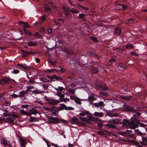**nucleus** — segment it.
Wrapping results in <instances>:
<instances>
[{"instance_id": "nucleus-1", "label": "nucleus", "mask_w": 147, "mask_h": 147, "mask_svg": "<svg viewBox=\"0 0 147 147\" xmlns=\"http://www.w3.org/2000/svg\"><path fill=\"white\" fill-rule=\"evenodd\" d=\"M132 120L129 123L128 125L129 128L131 129H134L138 127V124H140L141 127H144L146 126L145 124L140 123V121L137 119L134 118L133 117L131 118Z\"/></svg>"}, {"instance_id": "nucleus-2", "label": "nucleus", "mask_w": 147, "mask_h": 147, "mask_svg": "<svg viewBox=\"0 0 147 147\" xmlns=\"http://www.w3.org/2000/svg\"><path fill=\"white\" fill-rule=\"evenodd\" d=\"M65 15L67 16H68L70 14V11L69 9L65 6H63L61 7Z\"/></svg>"}, {"instance_id": "nucleus-3", "label": "nucleus", "mask_w": 147, "mask_h": 147, "mask_svg": "<svg viewBox=\"0 0 147 147\" xmlns=\"http://www.w3.org/2000/svg\"><path fill=\"white\" fill-rule=\"evenodd\" d=\"M72 123L76 125L81 124L82 122L79 121L76 117H74L72 119Z\"/></svg>"}, {"instance_id": "nucleus-4", "label": "nucleus", "mask_w": 147, "mask_h": 147, "mask_svg": "<svg viewBox=\"0 0 147 147\" xmlns=\"http://www.w3.org/2000/svg\"><path fill=\"white\" fill-rule=\"evenodd\" d=\"M127 67V66L124 64L119 63L118 65L119 69L121 71H125Z\"/></svg>"}, {"instance_id": "nucleus-5", "label": "nucleus", "mask_w": 147, "mask_h": 147, "mask_svg": "<svg viewBox=\"0 0 147 147\" xmlns=\"http://www.w3.org/2000/svg\"><path fill=\"white\" fill-rule=\"evenodd\" d=\"M9 80L7 78H3L0 80V84H4L8 83Z\"/></svg>"}, {"instance_id": "nucleus-6", "label": "nucleus", "mask_w": 147, "mask_h": 147, "mask_svg": "<svg viewBox=\"0 0 147 147\" xmlns=\"http://www.w3.org/2000/svg\"><path fill=\"white\" fill-rule=\"evenodd\" d=\"M48 77L53 81H55V80H60L61 79V78L60 77L56 75H54L51 77L48 76Z\"/></svg>"}, {"instance_id": "nucleus-7", "label": "nucleus", "mask_w": 147, "mask_h": 147, "mask_svg": "<svg viewBox=\"0 0 147 147\" xmlns=\"http://www.w3.org/2000/svg\"><path fill=\"white\" fill-rule=\"evenodd\" d=\"M94 106L96 107H102L105 106V105L102 101H100L98 102H96L94 104Z\"/></svg>"}, {"instance_id": "nucleus-8", "label": "nucleus", "mask_w": 147, "mask_h": 147, "mask_svg": "<svg viewBox=\"0 0 147 147\" xmlns=\"http://www.w3.org/2000/svg\"><path fill=\"white\" fill-rule=\"evenodd\" d=\"M19 140L20 142V144L22 147H26L25 143V141L22 138L20 137L19 138Z\"/></svg>"}, {"instance_id": "nucleus-9", "label": "nucleus", "mask_w": 147, "mask_h": 147, "mask_svg": "<svg viewBox=\"0 0 147 147\" xmlns=\"http://www.w3.org/2000/svg\"><path fill=\"white\" fill-rule=\"evenodd\" d=\"M93 115L95 117H101L103 116L104 113L102 112H95L93 114Z\"/></svg>"}, {"instance_id": "nucleus-10", "label": "nucleus", "mask_w": 147, "mask_h": 147, "mask_svg": "<svg viewBox=\"0 0 147 147\" xmlns=\"http://www.w3.org/2000/svg\"><path fill=\"white\" fill-rule=\"evenodd\" d=\"M29 120L30 122H34L38 121L39 119L37 117L31 116L30 117Z\"/></svg>"}, {"instance_id": "nucleus-11", "label": "nucleus", "mask_w": 147, "mask_h": 147, "mask_svg": "<svg viewBox=\"0 0 147 147\" xmlns=\"http://www.w3.org/2000/svg\"><path fill=\"white\" fill-rule=\"evenodd\" d=\"M96 100V98L93 96H89L88 99H83L82 100L83 101H94Z\"/></svg>"}, {"instance_id": "nucleus-12", "label": "nucleus", "mask_w": 147, "mask_h": 147, "mask_svg": "<svg viewBox=\"0 0 147 147\" xmlns=\"http://www.w3.org/2000/svg\"><path fill=\"white\" fill-rule=\"evenodd\" d=\"M119 121V120L118 119H112L109 121V122L110 123H113L115 124H117L118 123Z\"/></svg>"}, {"instance_id": "nucleus-13", "label": "nucleus", "mask_w": 147, "mask_h": 147, "mask_svg": "<svg viewBox=\"0 0 147 147\" xmlns=\"http://www.w3.org/2000/svg\"><path fill=\"white\" fill-rule=\"evenodd\" d=\"M30 114H40V112L37 111L36 110L34 109H32L29 110Z\"/></svg>"}, {"instance_id": "nucleus-14", "label": "nucleus", "mask_w": 147, "mask_h": 147, "mask_svg": "<svg viewBox=\"0 0 147 147\" xmlns=\"http://www.w3.org/2000/svg\"><path fill=\"white\" fill-rule=\"evenodd\" d=\"M20 112L22 115H24L27 116H30V114L24 109H22L20 111Z\"/></svg>"}, {"instance_id": "nucleus-15", "label": "nucleus", "mask_w": 147, "mask_h": 147, "mask_svg": "<svg viewBox=\"0 0 147 147\" xmlns=\"http://www.w3.org/2000/svg\"><path fill=\"white\" fill-rule=\"evenodd\" d=\"M121 30L120 28L115 29L114 31L115 34L117 36H119L121 33Z\"/></svg>"}, {"instance_id": "nucleus-16", "label": "nucleus", "mask_w": 147, "mask_h": 147, "mask_svg": "<svg viewBox=\"0 0 147 147\" xmlns=\"http://www.w3.org/2000/svg\"><path fill=\"white\" fill-rule=\"evenodd\" d=\"M59 102V101L57 100H53L50 101L49 103L51 105H55L57 104Z\"/></svg>"}, {"instance_id": "nucleus-17", "label": "nucleus", "mask_w": 147, "mask_h": 147, "mask_svg": "<svg viewBox=\"0 0 147 147\" xmlns=\"http://www.w3.org/2000/svg\"><path fill=\"white\" fill-rule=\"evenodd\" d=\"M82 99H80L79 98L77 97H76L74 101L77 104L81 105L82 104V102H81V101H82Z\"/></svg>"}, {"instance_id": "nucleus-18", "label": "nucleus", "mask_w": 147, "mask_h": 147, "mask_svg": "<svg viewBox=\"0 0 147 147\" xmlns=\"http://www.w3.org/2000/svg\"><path fill=\"white\" fill-rule=\"evenodd\" d=\"M17 65L19 66H20L23 68L25 69L28 70L30 69L29 67L26 66V65L25 64H24L21 63H18Z\"/></svg>"}, {"instance_id": "nucleus-19", "label": "nucleus", "mask_w": 147, "mask_h": 147, "mask_svg": "<svg viewBox=\"0 0 147 147\" xmlns=\"http://www.w3.org/2000/svg\"><path fill=\"white\" fill-rule=\"evenodd\" d=\"M27 43L29 47L34 46L37 45V42L34 41L30 42H28Z\"/></svg>"}, {"instance_id": "nucleus-20", "label": "nucleus", "mask_w": 147, "mask_h": 147, "mask_svg": "<svg viewBox=\"0 0 147 147\" xmlns=\"http://www.w3.org/2000/svg\"><path fill=\"white\" fill-rule=\"evenodd\" d=\"M3 144L5 146H8L9 147H11L10 142L8 141L3 140Z\"/></svg>"}, {"instance_id": "nucleus-21", "label": "nucleus", "mask_w": 147, "mask_h": 147, "mask_svg": "<svg viewBox=\"0 0 147 147\" xmlns=\"http://www.w3.org/2000/svg\"><path fill=\"white\" fill-rule=\"evenodd\" d=\"M45 10V11L49 13L51 11V9L49 6L46 4L44 5Z\"/></svg>"}, {"instance_id": "nucleus-22", "label": "nucleus", "mask_w": 147, "mask_h": 147, "mask_svg": "<svg viewBox=\"0 0 147 147\" xmlns=\"http://www.w3.org/2000/svg\"><path fill=\"white\" fill-rule=\"evenodd\" d=\"M98 71V69L96 67H92L91 69V72L92 73H97Z\"/></svg>"}, {"instance_id": "nucleus-23", "label": "nucleus", "mask_w": 147, "mask_h": 147, "mask_svg": "<svg viewBox=\"0 0 147 147\" xmlns=\"http://www.w3.org/2000/svg\"><path fill=\"white\" fill-rule=\"evenodd\" d=\"M64 50L63 51L65 52V53H67L69 54H71L72 53L73 51L72 50H69L67 49L66 48L64 47Z\"/></svg>"}, {"instance_id": "nucleus-24", "label": "nucleus", "mask_w": 147, "mask_h": 147, "mask_svg": "<svg viewBox=\"0 0 147 147\" xmlns=\"http://www.w3.org/2000/svg\"><path fill=\"white\" fill-rule=\"evenodd\" d=\"M56 68L58 69V71H60L63 73H64L65 71V70L64 69L60 66H57Z\"/></svg>"}, {"instance_id": "nucleus-25", "label": "nucleus", "mask_w": 147, "mask_h": 147, "mask_svg": "<svg viewBox=\"0 0 147 147\" xmlns=\"http://www.w3.org/2000/svg\"><path fill=\"white\" fill-rule=\"evenodd\" d=\"M87 54L90 56H92L93 57L96 58L98 59H99V57L98 56L95 54H93L90 52H88L87 53Z\"/></svg>"}, {"instance_id": "nucleus-26", "label": "nucleus", "mask_w": 147, "mask_h": 147, "mask_svg": "<svg viewBox=\"0 0 147 147\" xmlns=\"http://www.w3.org/2000/svg\"><path fill=\"white\" fill-rule=\"evenodd\" d=\"M105 125L106 127H110L112 129H114L116 127L115 125L111 123L106 124Z\"/></svg>"}, {"instance_id": "nucleus-27", "label": "nucleus", "mask_w": 147, "mask_h": 147, "mask_svg": "<svg viewBox=\"0 0 147 147\" xmlns=\"http://www.w3.org/2000/svg\"><path fill=\"white\" fill-rule=\"evenodd\" d=\"M68 91L69 92L72 94L74 95L75 93V90L71 88H68Z\"/></svg>"}, {"instance_id": "nucleus-28", "label": "nucleus", "mask_w": 147, "mask_h": 147, "mask_svg": "<svg viewBox=\"0 0 147 147\" xmlns=\"http://www.w3.org/2000/svg\"><path fill=\"white\" fill-rule=\"evenodd\" d=\"M70 11L72 13L75 14H77L79 12V11L78 9L74 8H71Z\"/></svg>"}, {"instance_id": "nucleus-29", "label": "nucleus", "mask_w": 147, "mask_h": 147, "mask_svg": "<svg viewBox=\"0 0 147 147\" xmlns=\"http://www.w3.org/2000/svg\"><path fill=\"white\" fill-rule=\"evenodd\" d=\"M115 59L114 58H111L108 61L107 65H111L112 64L113 62L115 61Z\"/></svg>"}, {"instance_id": "nucleus-30", "label": "nucleus", "mask_w": 147, "mask_h": 147, "mask_svg": "<svg viewBox=\"0 0 147 147\" xmlns=\"http://www.w3.org/2000/svg\"><path fill=\"white\" fill-rule=\"evenodd\" d=\"M25 94V90H22L20 92V95L19 97L20 98H23L24 97V95Z\"/></svg>"}, {"instance_id": "nucleus-31", "label": "nucleus", "mask_w": 147, "mask_h": 147, "mask_svg": "<svg viewBox=\"0 0 147 147\" xmlns=\"http://www.w3.org/2000/svg\"><path fill=\"white\" fill-rule=\"evenodd\" d=\"M134 48V46L131 44H128L125 46V48L128 49H132Z\"/></svg>"}, {"instance_id": "nucleus-32", "label": "nucleus", "mask_w": 147, "mask_h": 147, "mask_svg": "<svg viewBox=\"0 0 147 147\" xmlns=\"http://www.w3.org/2000/svg\"><path fill=\"white\" fill-rule=\"evenodd\" d=\"M46 17V16L45 15H43V16H41L39 20H40L41 21L39 22V23H40L43 22L45 18Z\"/></svg>"}, {"instance_id": "nucleus-33", "label": "nucleus", "mask_w": 147, "mask_h": 147, "mask_svg": "<svg viewBox=\"0 0 147 147\" xmlns=\"http://www.w3.org/2000/svg\"><path fill=\"white\" fill-rule=\"evenodd\" d=\"M57 91H62L63 90L64 88L62 87H59L58 88H54Z\"/></svg>"}, {"instance_id": "nucleus-34", "label": "nucleus", "mask_w": 147, "mask_h": 147, "mask_svg": "<svg viewBox=\"0 0 147 147\" xmlns=\"http://www.w3.org/2000/svg\"><path fill=\"white\" fill-rule=\"evenodd\" d=\"M24 31L25 33L26 34H27L28 35V36H31L32 34V33L31 32H30L28 30H27L25 29H24Z\"/></svg>"}, {"instance_id": "nucleus-35", "label": "nucleus", "mask_w": 147, "mask_h": 147, "mask_svg": "<svg viewBox=\"0 0 147 147\" xmlns=\"http://www.w3.org/2000/svg\"><path fill=\"white\" fill-rule=\"evenodd\" d=\"M115 8L116 9H120L121 8V4H117L116 5Z\"/></svg>"}, {"instance_id": "nucleus-36", "label": "nucleus", "mask_w": 147, "mask_h": 147, "mask_svg": "<svg viewBox=\"0 0 147 147\" xmlns=\"http://www.w3.org/2000/svg\"><path fill=\"white\" fill-rule=\"evenodd\" d=\"M32 92L35 93V94H42L43 92L42 91H39L38 90H34L32 91Z\"/></svg>"}, {"instance_id": "nucleus-37", "label": "nucleus", "mask_w": 147, "mask_h": 147, "mask_svg": "<svg viewBox=\"0 0 147 147\" xmlns=\"http://www.w3.org/2000/svg\"><path fill=\"white\" fill-rule=\"evenodd\" d=\"M128 5L126 4H121V8L123 10H125L128 8Z\"/></svg>"}, {"instance_id": "nucleus-38", "label": "nucleus", "mask_w": 147, "mask_h": 147, "mask_svg": "<svg viewBox=\"0 0 147 147\" xmlns=\"http://www.w3.org/2000/svg\"><path fill=\"white\" fill-rule=\"evenodd\" d=\"M3 100L5 103L8 105H10L11 103L10 101L6 100L5 98H3Z\"/></svg>"}, {"instance_id": "nucleus-39", "label": "nucleus", "mask_w": 147, "mask_h": 147, "mask_svg": "<svg viewBox=\"0 0 147 147\" xmlns=\"http://www.w3.org/2000/svg\"><path fill=\"white\" fill-rule=\"evenodd\" d=\"M70 101V99L68 98H66L62 99L61 101L65 103H66L67 102H69Z\"/></svg>"}, {"instance_id": "nucleus-40", "label": "nucleus", "mask_w": 147, "mask_h": 147, "mask_svg": "<svg viewBox=\"0 0 147 147\" xmlns=\"http://www.w3.org/2000/svg\"><path fill=\"white\" fill-rule=\"evenodd\" d=\"M60 106L63 109L67 110V107L64 104H60Z\"/></svg>"}, {"instance_id": "nucleus-41", "label": "nucleus", "mask_w": 147, "mask_h": 147, "mask_svg": "<svg viewBox=\"0 0 147 147\" xmlns=\"http://www.w3.org/2000/svg\"><path fill=\"white\" fill-rule=\"evenodd\" d=\"M39 78L40 80L44 82H48L49 81V80L48 79L46 78L40 77Z\"/></svg>"}, {"instance_id": "nucleus-42", "label": "nucleus", "mask_w": 147, "mask_h": 147, "mask_svg": "<svg viewBox=\"0 0 147 147\" xmlns=\"http://www.w3.org/2000/svg\"><path fill=\"white\" fill-rule=\"evenodd\" d=\"M133 19H130L127 20L126 22V24H130L133 23Z\"/></svg>"}, {"instance_id": "nucleus-43", "label": "nucleus", "mask_w": 147, "mask_h": 147, "mask_svg": "<svg viewBox=\"0 0 147 147\" xmlns=\"http://www.w3.org/2000/svg\"><path fill=\"white\" fill-rule=\"evenodd\" d=\"M30 26V25L27 22H25L24 25V29H25V28H29Z\"/></svg>"}, {"instance_id": "nucleus-44", "label": "nucleus", "mask_w": 147, "mask_h": 147, "mask_svg": "<svg viewBox=\"0 0 147 147\" xmlns=\"http://www.w3.org/2000/svg\"><path fill=\"white\" fill-rule=\"evenodd\" d=\"M91 120H92V121H94L95 122L98 121L100 120L98 119L95 118L93 117H91Z\"/></svg>"}, {"instance_id": "nucleus-45", "label": "nucleus", "mask_w": 147, "mask_h": 147, "mask_svg": "<svg viewBox=\"0 0 147 147\" xmlns=\"http://www.w3.org/2000/svg\"><path fill=\"white\" fill-rule=\"evenodd\" d=\"M7 120V121H7L8 122H13V120L12 119L11 117H7L6 119Z\"/></svg>"}, {"instance_id": "nucleus-46", "label": "nucleus", "mask_w": 147, "mask_h": 147, "mask_svg": "<svg viewBox=\"0 0 147 147\" xmlns=\"http://www.w3.org/2000/svg\"><path fill=\"white\" fill-rule=\"evenodd\" d=\"M119 134L122 136H125L126 134V133L125 131V132H118Z\"/></svg>"}, {"instance_id": "nucleus-47", "label": "nucleus", "mask_w": 147, "mask_h": 147, "mask_svg": "<svg viewBox=\"0 0 147 147\" xmlns=\"http://www.w3.org/2000/svg\"><path fill=\"white\" fill-rule=\"evenodd\" d=\"M91 120L92 121V120H91V117L90 118H89L88 119L87 118L86 119V120H85V121L87 122L88 123H91Z\"/></svg>"}, {"instance_id": "nucleus-48", "label": "nucleus", "mask_w": 147, "mask_h": 147, "mask_svg": "<svg viewBox=\"0 0 147 147\" xmlns=\"http://www.w3.org/2000/svg\"><path fill=\"white\" fill-rule=\"evenodd\" d=\"M56 10L57 11V13H58V14L59 16L61 17L62 16V12L58 10V9H56Z\"/></svg>"}, {"instance_id": "nucleus-49", "label": "nucleus", "mask_w": 147, "mask_h": 147, "mask_svg": "<svg viewBox=\"0 0 147 147\" xmlns=\"http://www.w3.org/2000/svg\"><path fill=\"white\" fill-rule=\"evenodd\" d=\"M134 134H126V137H130L131 138H133L134 137Z\"/></svg>"}, {"instance_id": "nucleus-50", "label": "nucleus", "mask_w": 147, "mask_h": 147, "mask_svg": "<svg viewBox=\"0 0 147 147\" xmlns=\"http://www.w3.org/2000/svg\"><path fill=\"white\" fill-rule=\"evenodd\" d=\"M79 114L80 116H84L86 114V112H82L80 113Z\"/></svg>"}, {"instance_id": "nucleus-51", "label": "nucleus", "mask_w": 147, "mask_h": 147, "mask_svg": "<svg viewBox=\"0 0 147 147\" xmlns=\"http://www.w3.org/2000/svg\"><path fill=\"white\" fill-rule=\"evenodd\" d=\"M130 54L131 55H133L134 56H138V55L137 54L136 52L133 51L130 52Z\"/></svg>"}, {"instance_id": "nucleus-52", "label": "nucleus", "mask_w": 147, "mask_h": 147, "mask_svg": "<svg viewBox=\"0 0 147 147\" xmlns=\"http://www.w3.org/2000/svg\"><path fill=\"white\" fill-rule=\"evenodd\" d=\"M75 95V96H73V95H70V99H71V100H74V101L76 99V96L75 95Z\"/></svg>"}, {"instance_id": "nucleus-53", "label": "nucleus", "mask_w": 147, "mask_h": 147, "mask_svg": "<svg viewBox=\"0 0 147 147\" xmlns=\"http://www.w3.org/2000/svg\"><path fill=\"white\" fill-rule=\"evenodd\" d=\"M10 115L8 113H4L3 114V117H7L10 116Z\"/></svg>"}, {"instance_id": "nucleus-54", "label": "nucleus", "mask_w": 147, "mask_h": 147, "mask_svg": "<svg viewBox=\"0 0 147 147\" xmlns=\"http://www.w3.org/2000/svg\"><path fill=\"white\" fill-rule=\"evenodd\" d=\"M12 115L14 118H16L18 117V115L16 114L15 112H13L12 114Z\"/></svg>"}, {"instance_id": "nucleus-55", "label": "nucleus", "mask_w": 147, "mask_h": 147, "mask_svg": "<svg viewBox=\"0 0 147 147\" xmlns=\"http://www.w3.org/2000/svg\"><path fill=\"white\" fill-rule=\"evenodd\" d=\"M142 140L143 141L146 142L147 141V136L142 137Z\"/></svg>"}, {"instance_id": "nucleus-56", "label": "nucleus", "mask_w": 147, "mask_h": 147, "mask_svg": "<svg viewBox=\"0 0 147 147\" xmlns=\"http://www.w3.org/2000/svg\"><path fill=\"white\" fill-rule=\"evenodd\" d=\"M129 111L133 113H136L137 111V110L132 108L129 109Z\"/></svg>"}, {"instance_id": "nucleus-57", "label": "nucleus", "mask_w": 147, "mask_h": 147, "mask_svg": "<svg viewBox=\"0 0 147 147\" xmlns=\"http://www.w3.org/2000/svg\"><path fill=\"white\" fill-rule=\"evenodd\" d=\"M74 108L71 107H67V110H73Z\"/></svg>"}, {"instance_id": "nucleus-58", "label": "nucleus", "mask_w": 147, "mask_h": 147, "mask_svg": "<svg viewBox=\"0 0 147 147\" xmlns=\"http://www.w3.org/2000/svg\"><path fill=\"white\" fill-rule=\"evenodd\" d=\"M34 36H36L37 37V38H39L40 37V36L38 32H36Z\"/></svg>"}, {"instance_id": "nucleus-59", "label": "nucleus", "mask_w": 147, "mask_h": 147, "mask_svg": "<svg viewBox=\"0 0 147 147\" xmlns=\"http://www.w3.org/2000/svg\"><path fill=\"white\" fill-rule=\"evenodd\" d=\"M45 28L43 27H41L40 28V31L41 32H43L45 31Z\"/></svg>"}, {"instance_id": "nucleus-60", "label": "nucleus", "mask_w": 147, "mask_h": 147, "mask_svg": "<svg viewBox=\"0 0 147 147\" xmlns=\"http://www.w3.org/2000/svg\"><path fill=\"white\" fill-rule=\"evenodd\" d=\"M50 63L52 65H55L56 64V61H50Z\"/></svg>"}, {"instance_id": "nucleus-61", "label": "nucleus", "mask_w": 147, "mask_h": 147, "mask_svg": "<svg viewBox=\"0 0 147 147\" xmlns=\"http://www.w3.org/2000/svg\"><path fill=\"white\" fill-rule=\"evenodd\" d=\"M23 53L24 54H31L32 53L31 52H28L27 51H23Z\"/></svg>"}, {"instance_id": "nucleus-62", "label": "nucleus", "mask_w": 147, "mask_h": 147, "mask_svg": "<svg viewBox=\"0 0 147 147\" xmlns=\"http://www.w3.org/2000/svg\"><path fill=\"white\" fill-rule=\"evenodd\" d=\"M19 70L17 69H15L13 70V73L14 74H17L19 73Z\"/></svg>"}, {"instance_id": "nucleus-63", "label": "nucleus", "mask_w": 147, "mask_h": 147, "mask_svg": "<svg viewBox=\"0 0 147 147\" xmlns=\"http://www.w3.org/2000/svg\"><path fill=\"white\" fill-rule=\"evenodd\" d=\"M27 89L30 90V89H33L34 87L32 86H28L27 87Z\"/></svg>"}, {"instance_id": "nucleus-64", "label": "nucleus", "mask_w": 147, "mask_h": 147, "mask_svg": "<svg viewBox=\"0 0 147 147\" xmlns=\"http://www.w3.org/2000/svg\"><path fill=\"white\" fill-rule=\"evenodd\" d=\"M11 96L14 98H17L19 96L17 94H13Z\"/></svg>"}]
</instances>
